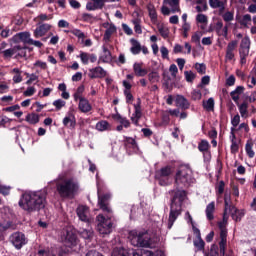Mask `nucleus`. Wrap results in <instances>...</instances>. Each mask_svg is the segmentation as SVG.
I'll list each match as a JSON object with an SVG mask.
<instances>
[{
    "label": "nucleus",
    "instance_id": "1",
    "mask_svg": "<svg viewBox=\"0 0 256 256\" xmlns=\"http://www.w3.org/2000/svg\"><path fill=\"white\" fill-rule=\"evenodd\" d=\"M45 192H28L24 193L19 201V207L28 213L39 211L45 208Z\"/></svg>",
    "mask_w": 256,
    "mask_h": 256
},
{
    "label": "nucleus",
    "instance_id": "2",
    "mask_svg": "<svg viewBox=\"0 0 256 256\" xmlns=\"http://www.w3.org/2000/svg\"><path fill=\"white\" fill-rule=\"evenodd\" d=\"M128 239L133 247H145L146 249L153 247V238L148 231L131 230Z\"/></svg>",
    "mask_w": 256,
    "mask_h": 256
},
{
    "label": "nucleus",
    "instance_id": "3",
    "mask_svg": "<svg viewBox=\"0 0 256 256\" xmlns=\"http://www.w3.org/2000/svg\"><path fill=\"white\" fill-rule=\"evenodd\" d=\"M60 197H73L79 191V182L75 178H66L57 185Z\"/></svg>",
    "mask_w": 256,
    "mask_h": 256
},
{
    "label": "nucleus",
    "instance_id": "4",
    "mask_svg": "<svg viewBox=\"0 0 256 256\" xmlns=\"http://www.w3.org/2000/svg\"><path fill=\"white\" fill-rule=\"evenodd\" d=\"M176 185L187 187L191 185V183H195V178H193V170L189 165H182L179 167L178 171L176 172L175 177Z\"/></svg>",
    "mask_w": 256,
    "mask_h": 256
},
{
    "label": "nucleus",
    "instance_id": "5",
    "mask_svg": "<svg viewBox=\"0 0 256 256\" xmlns=\"http://www.w3.org/2000/svg\"><path fill=\"white\" fill-rule=\"evenodd\" d=\"M98 224H97V231L100 235H109L111 231H113V222H111V216L105 218L102 214H99L96 217Z\"/></svg>",
    "mask_w": 256,
    "mask_h": 256
},
{
    "label": "nucleus",
    "instance_id": "6",
    "mask_svg": "<svg viewBox=\"0 0 256 256\" xmlns=\"http://www.w3.org/2000/svg\"><path fill=\"white\" fill-rule=\"evenodd\" d=\"M171 173L173 169L170 166H165L156 172V179L159 181V185L165 187L171 184Z\"/></svg>",
    "mask_w": 256,
    "mask_h": 256
},
{
    "label": "nucleus",
    "instance_id": "7",
    "mask_svg": "<svg viewBox=\"0 0 256 256\" xmlns=\"http://www.w3.org/2000/svg\"><path fill=\"white\" fill-rule=\"evenodd\" d=\"M10 242L16 249H21L23 245H27V238L21 232H15L10 236Z\"/></svg>",
    "mask_w": 256,
    "mask_h": 256
},
{
    "label": "nucleus",
    "instance_id": "8",
    "mask_svg": "<svg viewBox=\"0 0 256 256\" xmlns=\"http://www.w3.org/2000/svg\"><path fill=\"white\" fill-rule=\"evenodd\" d=\"M64 127L68 129H75L77 125V118H75V109H70L62 121Z\"/></svg>",
    "mask_w": 256,
    "mask_h": 256
},
{
    "label": "nucleus",
    "instance_id": "9",
    "mask_svg": "<svg viewBox=\"0 0 256 256\" xmlns=\"http://www.w3.org/2000/svg\"><path fill=\"white\" fill-rule=\"evenodd\" d=\"M111 198V195L104 194L101 196V189L98 187V206L100 209L106 213H111V208H109V199Z\"/></svg>",
    "mask_w": 256,
    "mask_h": 256
},
{
    "label": "nucleus",
    "instance_id": "10",
    "mask_svg": "<svg viewBox=\"0 0 256 256\" xmlns=\"http://www.w3.org/2000/svg\"><path fill=\"white\" fill-rule=\"evenodd\" d=\"M237 45H238V42L236 40H232L228 43L226 47V54H225L226 63L235 61V51H237Z\"/></svg>",
    "mask_w": 256,
    "mask_h": 256
},
{
    "label": "nucleus",
    "instance_id": "11",
    "mask_svg": "<svg viewBox=\"0 0 256 256\" xmlns=\"http://www.w3.org/2000/svg\"><path fill=\"white\" fill-rule=\"evenodd\" d=\"M62 241L66 243L67 247H73L77 243V235L73 230H65L62 234Z\"/></svg>",
    "mask_w": 256,
    "mask_h": 256
},
{
    "label": "nucleus",
    "instance_id": "12",
    "mask_svg": "<svg viewBox=\"0 0 256 256\" xmlns=\"http://www.w3.org/2000/svg\"><path fill=\"white\" fill-rule=\"evenodd\" d=\"M103 27H104V29H106L105 33H104L103 40L106 43H109V41H111V37H113V35H115V33H117V26H115V24H113V23L105 22L103 24Z\"/></svg>",
    "mask_w": 256,
    "mask_h": 256
},
{
    "label": "nucleus",
    "instance_id": "13",
    "mask_svg": "<svg viewBox=\"0 0 256 256\" xmlns=\"http://www.w3.org/2000/svg\"><path fill=\"white\" fill-rule=\"evenodd\" d=\"M88 77L90 79H104V77H107V72L103 67L97 66L89 69Z\"/></svg>",
    "mask_w": 256,
    "mask_h": 256
},
{
    "label": "nucleus",
    "instance_id": "14",
    "mask_svg": "<svg viewBox=\"0 0 256 256\" xmlns=\"http://www.w3.org/2000/svg\"><path fill=\"white\" fill-rule=\"evenodd\" d=\"M13 43H31V34L29 32H20L11 38Z\"/></svg>",
    "mask_w": 256,
    "mask_h": 256
},
{
    "label": "nucleus",
    "instance_id": "15",
    "mask_svg": "<svg viewBox=\"0 0 256 256\" xmlns=\"http://www.w3.org/2000/svg\"><path fill=\"white\" fill-rule=\"evenodd\" d=\"M179 215H181V208H175V204H172L168 218V229L173 227V224L177 221Z\"/></svg>",
    "mask_w": 256,
    "mask_h": 256
},
{
    "label": "nucleus",
    "instance_id": "16",
    "mask_svg": "<svg viewBox=\"0 0 256 256\" xmlns=\"http://www.w3.org/2000/svg\"><path fill=\"white\" fill-rule=\"evenodd\" d=\"M193 233L196 235V240L194 241V247L198 249V251H203L205 249V241L201 238V230L199 228L193 226Z\"/></svg>",
    "mask_w": 256,
    "mask_h": 256
},
{
    "label": "nucleus",
    "instance_id": "17",
    "mask_svg": "<svg viewBox=\"0 0 256 256\" xmlns=\"http://www.w3.org/2000/svg\"><path fill=\"white\" fill-rule=\"evenodd\" d=\"M251 47V40L249 37H244L240 44V57H248L249 56V49Z\"/></svg>",
    "mask_w": 256,
    "mask_h": 256
},
{
    "label": "nucleus",
    "instance_id": "18",
    "mask_svg": "<svg viewBox=\"0 0 256 256\" xmlns=\"http://www.w3.org/2000/svg\"><path fill=\"white\" fill-rule=\"evenodd\" d=\"M76 213L80 221L87 222L89 221V207L85 205L78 206Z\"/></svg>",
    "mask_w": 256,
    "mask_h": 256
},
{
    "label": "nucleus",
    "instance_id": "19",
    "mask_svg": "<svg viewBox=\"0 0 256 256\" xmlns=\"http://www.w3.org/2000/svg\"><path fill=\"white\" fill-rule=\"evenodd\" d=\"M49 31H51V25L42 24L35 29L34 37H36V39H39V37H43L44 35H47Z\"/></svg>",
    "mask_w": 256,
    "mask_h": 256
},
{
    "label": "nucleus",
    "instance_id": "20",
    "mask_svg": "<svg viewBox=\"0 0 256 256\" xmlns=\"http://www.w3.org/2000/svg\"><path fill=\"white\" fill-rule=\"evenodd\" d=\"M245 92V87L243 86H237L234 91L230 92V97L236 103V105H239V99H241V95Z\"/></svg>",
    "mask_w": 256,
    "mask_h": 256
},
{
    "label": "nucleus",
    "instance_id": "21",
    "mask_svg": "<svg viewBox=\"0 0 256 256\" xmlns=\"http://www.w3.org/2000/svg\"><path fill=\"white\" fill-rule=\"evenodd\" d=\"M135 112L131 116V121L135 125H138L139 119H141L142 113H141V100L138 99V104L134 105Z\"/></svg>",
    "mask_w": 256,
    "mask_h": 256
},
{
    "label": "nucleus",
    "instance_id": "22",
    "mask_svg": "<svg viewBox=\"0 0 256 256\" xmlns=\"http://www.w3.org/2000/svg\"><path fill=\"white\" fill-rule=\"evenodd\" d=\"M215 31L216 33H218V35L222 37H227L228 31H229V25L226 24L225 26H223V22L218 21L215 24Z\"/></svg>",
    "mask_w": 256,
    "mask_h": 256
},
{
    "label": "nucleus",
    "instance_id": "23",
    "mask_svg": "<svg viewBox=\"0 0 256 256\" xmlns=\"http://www.w3.org/2000/svg\"><path fill=\"white\" fill-rule=\"evenodd\" d=\"M133 71L136 77H145L148 71L146 68H143V63L136 62L133 64Z\"/></svg>",
    "mask_w": 256,
    "mask_h": 256
},
{
    "label": "nucleus",
    "instance_id": "24",
    "mask_svg": "<svg viewBox=\"0 0 256 256\" xmlns=\"http://www.w3.org/2000/svg\"><path fill=\"white\" fill-rule=\"evenodd\" d=\"M78 109L81 113H89L93 109V106H91L87 98H81V101L78 103Z\"/></svg>",
    "mask_w": 256,
    "mask_h": 256
},
{
    "label": "nucleus",
    "instance_id": "25",
    "mask_svg": "<svg viewBox=\"0 0 256 256\" xmlns=\"http://www.w3.org/2000/svg\"><path fill=\"white\" fill-rule=\"evenodd\" d=\"M220 253L225 255V247H227V229L220 230Z\"/></svg>",
    "mask_w": 256,
    "mask_h": 256
},
{
    "label": "nucleus",
    "instance_id": "26",
    "mask_svg": "<svg viewBox=\"0 0 256 256\" xmlns=\"http://www.w3.org/2000/svg\"><path fill=\"white\" fill-rule=\"evenodd\" d=\"M211 9H219V11H225L227 0H209Z\"/></svg>",
    "mask_w": 256,
    "mask_h": 256
},
{
    "label": "nucleus",
    "instance_id": "27",
    "mask_svg": "<svg viewBox=\"0 0 256 256\" xmlns=\"http://www.w3.org/2000/svg\"><path fill=\"white\" fill-rule=\"evenodd\" d=\"M218 15H220V17H222L223 21H225V23H231V21L235 20V11L231 10V11H218Z\"/></svg>",
    "mask_w": 256,
    "mask_h": 256
},
{
    "label": "nucleus",
    "instance_id": "28",
    "mask_svg": "<svg viewBox=\"0 0 256 256\" xmlns=\"http://www.w3.org/2000/svg\"><path fill=\"white\" fill-rule=\"evenodd\" d=\"M229 214H231V217L234 221H241L245 215V212H243V210L236 209L234 206V209L228 210V216Z\"/></svg>",
    "mask_w": 256,
    "mask_h": 256
},
{
    "label": "nucleus",
    "instance_id": "29",
    "mask_svg": "<svg viewBox=\"0 0 256 256\" xmlns=\"http://www.w3.org/2000/svg\"><path fill=\"white\" fill-rule=\"evenodd\" d=\"M175 103L177 107L181 109H189V101L183 95H177L175 97Z\"/></svg>",
    "mask_w": 256,
    "mask_h": 256
},
{
    "label": "nucleus",
    "instance_id": "30",
    "mask_svg": "<svg viewBox=\"0 0 256 256\" xmlns=\"http://www.w3.org/2000/svg\"><path fill=\"white\" fill-rule=\"evenodd\" d=\"M206 218L208 219V221H213L215 219V202H210L207 206H206Z\"/></svg>",
    "mask_w": 256,
    "mask_h": 256
},
{
    "label": "nucleus",
    "instance_id": "31",
    "mask_svg": "<svg viewBox=\"0 0 256 256\" xmlns=\"http://www.w3.org/2000/svg\"><path fill=\"white\" fill-rule=\"evenodd\" d=\"M165 5H169L172 13H181V8L179 7V0H164Z\"/></svg>",
    "mask_w": 256,
    "mask_h": 256
},
{
    "label": "nucleus",
    "instance_id": "32",
    "mask_svg": "<svg viewBox=\"0 0 256 256\" xmlns=\"http://www.w3.org/2000/svg\"><path fill=\"white\" fill-rule=\"evenodd\" d=\"M157 29L159 34L164 39H169V35H171V30L165 24H157Z\"/></svg>",
    "mask_w": 256,
    "mask_h": 256
},
{
    "label": "nucleus",
    "instance_id": "33",
    "mask_svg": "<svg viewBox=\"0 0 256 256\" xmlns=\"http://www.w3.org/2000/svg\"><path fill=\"white\" fill-rule=\"evenodd\" d=\"M113 119H115V121H118L120 125H123L125 129H129L131 127V122L129 121V119L121 116L120 114L114 115Z\"/></svg>",
    "mask_w": 256,
    "mask_h": 256
},
{
    "label": "nucleus",
    "instance_id": "34",
    "mask_svg": "<svg viewBox=\"0 0 256 256\" xmlns=\"http://www.w3.org/2000/svg\"><path fill=\"white\" fill-rule=\"evenodd\" d=\"M111 62V51L107 47L103 46V55L100 56L98 63H109Z\"/></svg>",
    "mask_w": 256,
    "mask_h": 256
},
{
    "label": "nucleus",
    "instance_id": "35",
    "mask_svg": "<svg viewBox=\"0 0 256 256\" xmlns=\"http://www.w3.org/2000/svg\"><path fill=\"white\" fill-rule=\"evenodd\" d=\"M130 43L132 45L130 48L132 55H139L141 53V43L135 39H131Z\"/></svg>",
    "mask_w": 256,
    "mask_h": 256
},
{
    "label": "nucleus",
    "instance_id": "36",
    "mask_svg": "<svg viewBox=\"0 0 256 256\" xmlns=\"http://www.w3.org/2000/svg\"><path fill=\"white\" fill-rule=\"evenodd\" d=\"M147 9L152 23H157V10L155 9V6L153 4H148Z\"/></svg>",
    "mask_w": 256,
    "mask_h": 256
},
{
    "label": "nucleus",
    "instance_id": "37",
    "mask_svg": "<svg viewBox=\"0 0 256 256\" xmlns=\"http://www.w3.org/2000/svg\"><path fill=\"white\" fill-rule=\"evenodd\" d=\"M97 131H109L111 129V124L106 120H101L96 124Z\"/></svg>",
    "mask_w": 256,
    "mask_h": 256
},
{
    "label": "nucleus",
    "instance_id": "38",
    "mask_svg": "<svg viewBox=\"0 0 256 256\" xmlns=\"http://www.w3.org/2000/svg\"><path fill=\"white\" fill-rule=\"evenodd\" d=\"M224 204H225L224 213H229V210L234 209L235 206H233L231 204V194L225 193V195H224Z\"/></svg>",
    "mask_w": 256,
    "mask_h": 256
},
{
    "label": "nucleus",
    "instance_id": "39",
    "mask_svg": "<svg viewBox=\"0 0 256 256\" xmlns=\"http://www.w3.org/2000/svg\"><path fill=\"white\" fill-rule=\"evenodd\" d=\"M237 106H238L241 117L247 118V113H248L247 109H249V103L243 102L242 104H239L238 102Z\"/></svg>",
    "mask_w": 256,
    "mask_h": 256
},
{
    "label": "nucleus",
    "instance_id": "40",
    "mask_svg": "<svg viewBox=\"0 0 256 256\" xmlns=\"http://www.w3.org/2000/svg\"><path fill=\"white\" fill-rule=\"evenodd\" d=\"M211 145H209V141L207 140H201L198 144V150L201 153H207L210 149Z\"/></svg>",
    "mask_w": 256,
    "mask_h": 256
},
{
    "label": "nucleus",
    "instance_id": "41",
    "mask_svg": "<svg viewBox=\"0 0 256 256\" xmlns=\"http://www.w3.org/2000/svg\"><path fill=\"white\" fill-rule=\"evenodd\" d=\"M245 151L250 159H253V157H255V151H253V141H247Z\"/></svg>",
    "mask_w": 256,
    "mask_h": 256
},
{
    "label": "nucleus",
    "instance_id": "42",
    "mask_svg": "<svg viewBox=\"0 0 256 256\" xmlns=\"http://www.w3.org/2000/svg\"><path fill=\"white\" fill-rule=\"evenodd\" d=\"M27 123H30V125H37L39 123V115L35 113L28 114L26 116Z\"/></svg>",
    "mask_w": 256,
    "mask_h": 256
},
{
    "label": "nucleus",
    "instance_id": "43",
    "mask_svg": "<svg viewBox=\"0 0 256 256\" xmlns=\"http://www.w3.org/2000/svg\"><path fill=\"white\" fill-rule=\"evenodd\" d=\"M185 197H187V192H185V190H177L172 200V205H175V199H179V201H185Z\"/></svg>",
    "mask_w": 256,
    "mask_h": 256
},
{
    "label": "nucleus",
    "instance_id": "44",
    "mask_svg": "<svg viewBox=\"0 0 256 256\" xmlns=\"http://www.w3.org/2000/svg\"><path fill=\"white\" fill-rule=\"evenodd\" d=\"M227 221H229V212H224L222 222L218 223L220 231H223V229H227Z\"/></svg>",
    "mask_w": 256,
    "mask_h": 256
},
{
    "label": "nucleus",
    "instance_id": "45",
    "mask_svg": "<svg viewBox=\"0 0 256 256\" xmlns=\"http://www.w3.org/2000/svg\"><path fill=\"white\" fill-rule=\"evenodd\" d=\"M181 31L184 39H187L189 37V31H191V24L189 22L183 23Z\"/></svg>",
    "mask_w": 256,
    "mask_h": 256
},
{
    "label": "nucleus",
    "instance_id": "46",
    "mask_svg": "<svg viewBox=\"0 0 256 256\" xmlns=\"http://www.w3.org/2000/svg\"><path fill=\"white\" fill-rule=\"evenodd\" d=\"M203 107L206 111H213L215 107V100L213 98H209L207 101L203 102Z\"/></svg>",
    "mask_w": 256,
    "mask_h": 256
},
{
    "label": "nucleus",
    "instance_id": "47",
    "mask_svg": "<svg viewBox=\"0 0 256 256\" xmlns=\"http://www.w3.org/2000/svg\"><path fill=\"white\" fill-rule=\"evenodd\" d=\"M132 23L134 25L135 33H137L138 35H141V33H143V30L141 29V20L134 19V20H132Z\"/></svg>",
    "mask_w": 256,
    "mask_h": 256
},
{
    "label": "nucleus",
    "instance_id": "48",
    "mask_svg": "<svg viewBox=\"0 0 256 256\" xmlns=\"http://www.w3.org/2000/svg\"><path fill=\"white\" fill-rule=\"evenodd\" d=\"M201 37H203V32L197 31V32H195V33L192 35V37H191V42H192V43L199 44V43H201Z\"/></svg>",
    "mask_w": 256,
    "mask_h": 256
},
{
    "label": "nucleus",
    "instance_id": "49",
    "mask_svg": "<svg viewBox=\"0 0 256 256\" xmlns=\"http://www.w3.org/2000/svg\"><path fill=\"white\" fill-rule=\"evenodd\" d=\"M247 85H248L249 89H253L255 87V85H256V73L248 76Z\"/></svg>",
    "mask_w": 256,
    "mask_h": 256
},
{
    "label": "nucleus",
    "instance_id": "50",
    "mask_svg": "<svg viewBox=\"0 0 256 256\" xmlns=\"http://www.w3.org/2000/svg\"><path fill=\"white\" fill-rule=\"evenodd\" d=\"M148 80L150 81V83H159V73L150 72L148 74Z\"/></svg>",
    "mask_w": 256,
    "mask_h": 256
},
{
    "label": "nucleus",
    "instance_id": "51",
    "mask_svg": "<svg viewBox=\"0 0 256 256\" xmlns=\"http://www.w3.org/2000/svg\"><path fill=\"white\" fill-rule=\"evenodd\" d=\"M65 105H66L65 100L58 99L53 102V106L56 108V111H61V109H63Z\"/></svg>",
    "mask_w": 256,
    "mask_h": 256
},
{
    "label": "nucleus",
    "instance_id": "52",
    "mask_svg": "<svg viewBox=\"0 0 256 256\" xmlns=\"http://www.w3.org/2000/svg\"><path fill=\"white\" fill-rule=\"evenodd\" d=\"M170 121H171V118L169 117V112L168 111L163 112L161 125H164L165 127H167V125H169Z\"/></svg>",
    "mask_w": 256,
    "mask_h": 256
},
{
    "label": "nucleus",
    "instance_id": "53",
    "mask_svg": "<svg viewBox=\"0 0 256 256\" xmlns=\"http://www.w3.org/2000/svg\"><path fill=\"white\" fill-rule=\"evenodd\" d=\"M184 77L188 83H193V81L195 80V73H193L192 71H185Z\"/></svg>",
    "mask_w": 256,
    "mask_h": 256
},
{
    "label": "nucleus",
    "instance_id": "54",
    "mask_svg": "<svg viewBox=\"0 0 256 256\" xmlns=\"http://www.w3.org/2000/svg\"><path fill=\"white\" fill-rule=\"evenodd\" d=\"M2 53H3L4 59H11V57L15 55V50H13V48H9L4 50Z\"/></svg>",
    "mask_w": 256,
    "mask_h": 256
},
{
    "label": "nucleus",
    "instance_id": "55",
    "mask_svg": "<svg viewBox=\"0 0 256 256\" xmlns=\"http://www.w3.org/2000/svg\"><path fill=\"white\" fill-rule=\"evenodd\" d=\"M241 25H243L244 27H247L248 25L251 24V16L249 14H245L241 21H240Z\"/></svg>",
    "mask_w": 256,
    "mask_h": 256
},
{
    "label": "nucleus",
    "instance_id": "56",
    "mask_svg": "<svg viewBox=\"0 0 256 256\" xmlns=\"http://www.w3.org/2000/svg\"><path fill=\"white\" fill-rule=\"evenodd\" d=\"M197 23H201L202 25H207V16L205 14H198L196 16Z\"/></svg>",
    "mask_w": 256,
    "mask_h": 256
},
{
    "label": "nucleus",
    "instance_id": "57",
    "mask_svg": "<svg viewBox=\"0 0 256 256\" xmlns=\"http://www.w3.org/2000/svg\"><path fill=\"white\" fill-rule=\"evenodd\" d=\"M195 69L201 75H205V71H206L207 67L205 66L204 63H202V64L196 63L195 64Z\"/></svg>",
    "mask_w": 256,
    "mask_h": 256
},
{
    "label": "nucleus",
    "instance_id": "58",
    "mask_svg": "<svg viewBox=\"0 0 256 256\" xmlns=\"http://www.w3.org/2000/svg\"><path fill=\"white\" fill-rule=\"evenodd\" d=\"M90 55L91 54L87 52L80 53V59L84 65H87L89 63Z\"/></svg>",
    "mask_w": 256,
    "mask_h": 256
},
{
    "label": "nucleus",
    "instance_id": "59",
    "mask_svg": "<svg viewBox=\"0 0 256 256\" xmlns=\"http://www.w3.org/2000/svg\"><path fill=\"white\" fill-rule=\"evenodd\" d=\"M80 235H81V237H83V239H91V237L93 235V231L83 229L80 231Z\"/></svg>",
    "mask_w": 256,
    "mask_h": 256
},
{
    "label": "nucleus",
    "instance_id": "60",
    "mask_svg": "<svg viewBox=\"0 0 256 256\" xmlns=\"http://www.w3.org/2000/svg\"><path fill=\"white\" fill-rule=\"evenodd\" d=\"M197 4L198 6H196V11H198V13H201L207 10V1L197 2Z\"/></svg>",
    "mask_w": 256,
    "mask_h": 256
},
{
    "label": "nucleus",
    "instance_id": "61",
    "mask_svg": "<svg viewBox=\"0 0 256 256\" xmlns=\"http://www.w3.org/2000/svg\"><path fill=\"white\" fill-rule=\"evenodd\" d=\"M1 195L7 196L11 193V186L0 185Z\"/></svg>",
    "mask_w": 256,
    "mask_h": 256
},
{
    "label": "nucleus",
    "instance_id": "62",
    "mask_svg": "<svg viewBox=\"0 0 256 256\" xmlns=\"http://www.w3.org/2000/svg\"><path fill=\"white\" fill-rule=\"evenodd\" d=\"M124 95L126 97V103L131 105L133 103V94H131V90H124Z\"/></svg>",
    "mask_w": 256,
    "mask_h": 256
},
{
    "label": "nucleus",
    "instance_id": "63",
    "mask_svg": "<svg viewBox=\"0 0 256 256\" xmlns=\"http://www.w3.org/2000/svg\"><path fill=\"white\" fill-rule=\"evenodd\" d=\"M160 53L162 55V59H169V49H167V47L161 46Z\"/></svg>",
    "mask_w": 256,
    "mask_h": 256
},
{
    "label": "nucleus",
    "instance_id": "64",
    "mask_svg": "<svg viewBox=\"0 0 256 256\" xmlns=\"http://www.w3.org/2000/svg\"><path fill=\"white\" fill-rule=\"evenodd\" d=\"M204 256H219V252L216 251L215 247H211L209 252L204 251Z\"/></svg>",
    "mask_w": 256,
    "mask_h": 256
}]
</instances>
